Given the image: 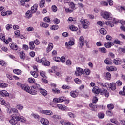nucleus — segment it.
Returning <instances> with one entry per match:
<instances>
[{
    "label": "nucleus",
    "mask_w": 125,
    "mask_h": 125,
    "mask_svg": "<svg viewBox=\"0 0 125 125\" xmlns=\"http://www.w3.org/2000/svg\"><path fill=\"white\" fill-rule=\"evenodd\" d=\"M39 89L40 85L38 84H35L34 85L31 86V88H30V86L26 84H23L21 86V89H22V90H24L25 91H26V92H28L32 95H35V94H37V92H38Z\"/></svg>",
    "instance_id": "f257e3e1"
},
{
    "label": "nucleus",
    "mask_w": 125,
    "mask_h": 125,
    "mask_svg": "<svg viewBox=\"0 0 125 125\" xmlns=\"http://www.w3.org/2000/svg\"><path fill=\"white\" fill-rule=\"evenodd\" d=\"M19 116V115L18 114L12 115L9 120L10 124L14 125H20V122L18 121Z\"/></svg>",
    "instance_id": "f03ea898"
},
{
    "label": "nucleus",
    "mask_w": 125,
    "mask_h": 125,
    "mask_svg": "<svg viewBox=\"0 0 125 125\" xmlns=\"http://www.w3.org/2000/svg\"><path fill=\"white\" fill-rule=\"evenodd\" d=\"M102 17L104 18V19H106L107 20L113 19L112 14L107 11L102 13Z\"/></svg>",
    "instance_id": "7ed1b4c3"
},
{
    "label": "nucleus",
    "mask_w": 125,
    "mask_h": 125,
    "mask_svg": "<svg viewBox=\"0 0 125 125\" xmlns=\"http://www.w3.org/2000/svg\"><path fill=\"white\" fill-rule=\"evenodd\" d=\"M80 22L81 24L83 25V28L84 29H87L88 27V25H89V22L86 19H84L83 18H82L81 19Z\"/></svg>",
    "instance_id": "20e7f679"
},
{
    "label": "nucleus",
    "mask_w": 125,
    "mask_h": 125,
    "mask_svg": "<svg viewBox=\"0 0 125 125\" xmlns=\"http://www.w3.org/2000/svg\"><path fill=\"white\" fill-rule=\"evenodd\" d=\"M33 70L34 71H31L30 72L31 75L34 77V78H38L39 74L38 73H39V70H38V67H37L36 66H33Z\"/></svg>",
    "instance_id": "39448f33"
},
{
    "label": "nucleus",
    "mask_w": 125,
    "mask_h": 125,
    "mask_svg": "<svg viewBox=\"0 0 125 125\" xmlns=\"http://www.w3.org/2000/svg\"><path fill=\"white\" fill-rule=\"evenodd\" d=\"M83 74H84V71H83V69L80 67H78L75 72V74L78 77H79V76H82V75Z\"/></svg>",
    "instance_id": "423d86ee"
},
{
    "label": "nucleus",
    "mask_w": 125,
    "mask_h": 125,
    "mask_svg": "<svg viewBox=\"0 0 125 125\" xmlns=\"http://www.w3.org/2000/svg\"><path fill=\"white\" fill-rule=\"evenodd\" d=\"M79 47H80V48H83V47L84 45V38H83V36H81L79 38Z\"/></svg>",
    "instance_id": "0eeeda50"
},
{
    "label": "nucleus",
    "mask_w": 125,
    "mask_h": 125,
    "mask_svg": "<svg viewBox=\"0 0 125 125\" xmlns=\"http://www.w3.org/2000/svg\"><path fill=\"white\" fill-rule=\"evenodd\" d=\"M113 63L115 64V65H122V63H123V60L120 58H116L113 60Z\"/></svg>",
    "instance_id": "6e6552de"
},
{
    "label": "nucleus",
    "mask_w": 125,
    "mask_h": 125,
    "mask_svg": "<svg viewBox=\"0 0 125 125\" xmlns=\"http://www.w3.org/2000/svg\"><path fill=\"white\" fill-rule=\"evenodd\" d=\"M66 100V97H60L59 98H55L54 99V101L55 102H63V101H65Z\"/></svg>",
    "instance_id": "1a4fd4ad"
},
{
    "label": "nucleus",
    "mask_w": 125,
    "mask_h": 125,
    "mask_svg": "<svg viewBox=\"0 0 125 125\" xmlns=\"http://www.w3.org/2000/svg\"><path fill=\"white\" fill-rule=\"evenodd\" d=\"M75 44V39H72L70 40L68 42L65 43V46L68 48L69 47V45L72 46Z\"/></svg>",
    "instance_id": "9d476101"
},
{
    "label": "nucleus",
    "mask_w": 125,
    "mask_h": 125,
    "mask_svg": "<svg viewBox=\"0 0 125 125\" xmlns=\"http://www.w3.org/2000/svg\"><path fill=\"white\" fill-rule=\"evenodd\" d=\"M92 91L93 93H95L96 94H98V93H103V92L102 91V90L100 89L98 87H95L93 88Z\"/></svg>",
    "instance_id": "9b49d317"
},
{
    "label": "nucleus",
    "mask_w": 125,
    "mask_h": 125,
    "mask_svg": "<svg viewBox=\"0 0 125 125\" xmlns=\"http://www.w3.org/2000/svg\"><path fill=\"white\" fill-rule=\"evenodd\" d=\"M40 123L42 125H48L49 124V121L47 119L42 118L40 119Z\"/></svg>",
    "instance_id": "f8f14e48"
},
{
    "label": "nucleus",
    "mask_w": 125,
    "mask_h": 125,
    "mask_svg": "<svg viewBox=\"0 0 125 125\" xmlns=\"http://www.w3.org/2000/svg\"><path fill=\"white\" fill-rule=\"evenodd\" d=\"M8 113L9 114H12L14 113L15 115H19V113H18V110L14 108H11L8 110Z\"/></svg>",
    "instance_id": "ddd939ff"
},
{
    "label": "nucleus",
    "mask_w": 125,
    "mask_h": 125,
    "mask_svg": "<svg viewBox=\"0 0 125 125\" xmlns=\"http://www.w3.org/2000/svg\"><path fill=\"white\" fill-rule=\"evenodd\" d=\"M0 96H3V97H8L9 96V94L7 91L5 90H2L0 92Z\"/></svg>",
    "instance_id": "4468645a"
},
{
    "label": "nucleus",
    "mask_w": 125,
    "mask_h": 125,
    "mask_svg": "<svg viewBox=\"0 0 125 125\" xmlns=\"http://www.w3.org/2000/svg\"><path fill=\"white\" fill-rule=\"evenodd\" d=\"M41 113L42 114H44V115H47L48 116H52V115H53L52 111L49 110H42Z\"/></svg>",
    "instance_id": "2eb2a0df"
},
{
    "label": "nucleus",
    "mask_w": 125,
    "mask_h": 125,
    "mask_svg": "<svg viewBox=\"0 0 125 125\" xmlns=\"http://www.w3.org/2000/svg\"><path fill=\"white\" fill-rule=\"evenodd\" d=\"M39 90L40 91V93L42 95H44V96H45V95H47V91L44 89H43L42 88H41V86H40Z\"/></svg>",
    "instance_id": "dca6fc26"
},
{
    "label": "nucleus",
    "mask_w": 125,
    "mask_h": 125,
    "mask_svg": "<svg viewBox=\"0 0 125 125\" xmlns=\"http://www.w3.org/2000/svg\"><path fill=\"white\" fill-rule=\"evenodd\" d=\"M33 16V13L31 10H28L25 13L26 18H31Z\"/></svg>",
    "instance_id": "f3484780"
},
{
    "label": "nucleus",
    "mask_w": 125,
    "mask_h": 125,
    "mask_svg": "<svg viewBox=\"0 0 125 125\" xmlns=\"http://www.w3.org/2000/svg\"><path fill=\"white\" fill-rule=\"evenodd\" d=\"M58 108L60 109V110H62V111H65V110H68V107L62 104H58L57 105Z\"/></svg>",
    "instance_id": "a211bd4d"
},
{
    "label": "nucleus",
    "mask_w": 125,
    "mask_h": 125,
    "mask_svg": "<svg viewBox=\"0 0 125 125\" xmlns=\"http://www.w3.org/2000/svg\"><path fill=\"white\" fill-rule=\"evenodd\" d=\"M113 45H114V43L111 42H109L104 43V46L106 48H111V47L113 46Z\"/></svg>",
    "instance_id": "6ab92c4d"
},
{
    "label": "nucleus",
    "mask_w": 125,
    "mask_h": 125,
    "mask_svg": "<svg viewBox=\"0 0 125 125\" xmlns=\"http://www.w3.org/2000/svg\"><path fill=\"white\" fill-rule=\"evenodd\" d=\"M9 45L11 49H13V50H17V49H18V46L16 44L10 43Z\"/></svg>",
    "instance_id": "aec40b11"
},
{
    "label": "nucleus",
    "mask_w": 125,
    "mask_h": 125,
    "mask_svg": "<svg viewBox=\"0 0 125 125\" xmlns=\"http://www.w3.org/2000/svg\"><path fill=\"white\" fill-rule=\"evenodd\" d=\"M11 14H12V12H11V11H7L6 12L3 11L1 13V15H2V16H6V15H11Z\"/></svg>",
    "instance_id": "412c9836"
},
{
    "label": "nucleus",
    "mask_w": 125,
    "mask_h": 125,
    "mask_svg": "<svg viewBox=\"0 0 125 125\" xmlns=\"http://www.w3.org/2000/svg\"><path fill=\"white\" fill-rule=\"evenodd\" d=\"M38 7H39V6L38 5V4H35L31 7L30 10H31L33 13H35V12L37 11L38 9Z\"/></svg>",
    "instance_id": "4be33fe9"
},
{
    "label": "nucleus",
    "mask_w": 125,
    "mask_h": 125,
    "mask_svg": "<svg viewBox=\"0 0 125 125\" xmlns=\"http://www.w3.org/2000/svg\"><path fill=\"white\" fill-rule=\"evenodd\" d=\"M110 122H111V123H112L113 124H115V125H121L120 122H118V120H117L116 118H112L110 119Z\"/></svg>",
    "instance_id": "5701e85b"
},
{
    "label": "nucleus",
    "mask_w": 125,
    "mask_h": 125,
    "mask_svg": "<svg viewBox=\"0 0 125 125\" xmlns=\"http://www.w3.org/2000/svg\"><path fill=\"white\" fill-rule=\"evenodd\" d=\"M52 48H53V43H50L47 47V52H50L52 50Z\"/></svg>",
    "instance_id": "b1692460"
},
{
    "label": "nucleus",
    "mask_w": 125,
    "mask_h": 125,
    "mask_svg": "<svg viewBox=\"0 0 125 125\" xmlns=\"http://www.w3.org/2000/svg\"><path fill=\"white\" fill-rule=\"evenodd\" d=\"M107 71H109L110 72H112V71L115 72L117 71V67L115 66H107L106 67Z\"/></svg>",
    "instance_id": "393cba45"
},
{
    "label": "nucleus",
    "mask_w": 125,
    "mask_h": 125,
    "mask_svg": "<svg viewBox=\"0 0 125 125\" xmlns=\"http://www.w3.org/2000/svg\"><path fill=\"white\" fill-rule=\"evenodd\" d=\"M20 57L21 59H22V60H25L26 58V54H25V53L23 51H21L20 53Z\"/></svg>",
    "instance_id": "a878e982"
},
{
    "label": "nucleus",
    "mask_w": 125,
    "mask_h": 125,
    "mask_svg": "<svg viewBox=\"0 0 125 125\" xmlns=\"http://www.w3.org/2000/svg\"><path fill=\"white\" fill-rule=\"evenodd\" d=\"M104 62L105 64L106 65H112L113 64V62H112V60H111L109 58H106L104 61Z\"/></svg>",
    "instance_id": "bb28decb"
},
{
    "label": "nucleus",
    "mask_w": 125,
    "mask_h": 125,
    "mask_svg": "<svg viewBox=\"0 0 125 125\" xmlns=\"http://www.w3.org/2000/svg\"><path fill=\"white\" fill-rule=\"evenodd\" d=\"M70 95L72 97L75 98V97H77L78 96V95H79V94H78V92H77V91H72L70 92Z\"/></svg>",
    "instance_id": "cd10ccee"
},
{
    "label": "nucleus",
    "mask_w": 125,
    "mask_h": 125,
    "mask_svg": "<svg viewBox=\"0 0 125 125\" xmlns=\"http://www.w3.org/2000/svg\"><path fill=\"white\" fill-rule=\"evenodd\" d=\"M13 72L16 75H21L22 71L20 69H15L13 70Z\"/></svg>",
    "instance_id": "c85d7f7f"
},
{
    "label": "nucleus",
    "mask_w": 125,
    "mask_h": 125,
    "mask_svg": "<svg viewBox=\"0 0 125 125\" xmlns=\"http://www.w3.org/2000/svg\"><path fill=\"white\" fill-rule=\"evenodd\" d=\"M18 122H21V123H26V118H25L23 116L19 115Z\"/></svg>",
    "instance_id": "c756f323"
},
{
    "label": "nucleus",
    "mask_w": 125,
    "mask_h": 125,
    "mask_svg": "<svg viewBox=\"0 0 125 125\" xmlns=\"http://www.w3.org/2000/svg\"><path fill=\"white\" fill-rule=\"evenodd\" d=\"M29 48L30 49H31V50H33L35 49V44L34 43V41H31L29 42Z\"/></svg>",
    "instance_id": "7c9ffc66"
},
{
    "label": "nucleus",
    "mask_w": 125,
    "mask_h": 125,
    "mask_svg": "<svg viewBox=\"0 0 125 125\" xmlns=\"http://www.w3.org/2000/svg\"><path fill=\"white\" fill-rule=\"evenodd\" d=\"M36 60L38 63H42V62L45 61V58H43L41 59L39 57H37L36 58Z\"/></svg>",
    "instance_id": "2f4dec72"
},
{
    "label": "nucleus",
    "mask_w": 125,
    "mask_h": 125,
    "mask_svg": "<svg viewBox=\"0 0 125 125\" xmlns=\"http://www.w3.org/2000/svg\"><path fill=\"white\" fill-rule=\"evenodd\" d=\"M99 51L101 53H107V49L105 47L99 48Z\"/></svg>",
    "instance_id": "473e14b6"
},
{
    "label": "nucleus",
    "mask_w": 125,
    "mask_h": 125,
    "mask_svg": "<svg viewBox=\"0 0 125 125\" xmlns=\"http://www.w3.org/2000/svg\"><path fill=\"white\" fill-rule=\"evenodd\" d=\"M89 106H90V108H91V110H92V111H96L97 109V106L96 105H93V104H89Z\"/></svg>",
    "instance_id": "72a5a7b5"
},
{
    "label": "nucleus",
    "mask_w": 125,
    "mask_h": 125,
    "mask_svg": "<svg viewBox=\"0 0 125 125\" xmlns=\"http://www.w3.org/2000/svg\"><path fill=\"white\" fill-rule=\"evenodd\" d=\"M100 32L102 35H104V36H105V35H107V30L105 28H101L100 30Z\"/></svg>",
    "instance_id": "f704fd0d"
},
{
    "label": "nucleus",
    "mask_w": 125,
    "mask_h": 125,
    "mask_svg": "<svg viewBox=\"0 0 125 125\" xmlns=\"http://www.w3.org/2000/svg\"><path fill=\"white\" fill-rule=\"evenodd\" d=\"M116 88H117V84L116 83H111L110 89L112 90H115Z\"/></svg>",
    "instance_id": "c9c22d12"
},
{
    "label": "nucleus",
    "mask_w": 125,
    "mask_h": 125,
    "mask_svg": "<svg viewBox=\"0 0 125 125\" xmlns=\"http://www.w3.org/2000/svg\"><path fill=\"white\" fill-rule=\"evenodd\" d=\"M42 63L43 64L44 66H49V65L50 64V62H49V61L46 60V59L45 58V61H44V62H42Z\"/></svg>",
    "instance_id": "e433bc0d"
},
{
    "label": "nucleus",
    "mask_w": 125,
    "mask_h": 125,
    "mask_svg": "<svg viewBox=\"0 0 125 125\" xmlns=\"http://www.w3.org/2000/svg\"><path fill=\"white\" fill-rule=\"evenodd\" d=\"M69 5L70 8L73 10L75 9V7H76V4H75V3H74L73 2H70L69 4Z\"/></svg>",
    "instance_id": "4c0bfd02"
},
{
    "label": "nucleus",
    "mask_w": 125,
    "mask_h": 125,
    "mask_svg": "<svg viewBox=\"0 0 125 125\" xmlns=\"http://www.w3.org/2000/svg\"><path fill=\"white\" fill-rule=\"evenodd\" d=\"M102 91H103V92L104 93L106 97H109V95H110V94H109L107 90H105L104 89H103V90H102Z\"/></svg>",
    "instance_id": "58836bf2"
},
{
    "label": "nucleus",
    "mask_w": 125,
    "mask_h": 125,
    "mask_svg": "<svg viewBox=\"0 0 125 125\" xmlns=\"http://www.w3.org/2000/svg\"><path fill=\"white\" fill-rule=\"evenodd\" d=\"M69 29L73 31H78V27L74 25H71L70 26Z\"/></svg>",
    "instance_id": "ea45409f"
},
{
    "label": "nucleus",
    "mask_w": 125,
    "mask_h": 125,
    "mask_svg": "<svg viewBox=\"0 0 125 125\" xmlns=\"http://www.w3.org/2000/svg\"><path fill=\"white\" fill-rule=\"evenodd\" d=\"M98 117L99 119H103V118L105 117V114L102 112H100L98 114Z\"/></svg>",
    "instance_id": "a19ab883"
},
{
    "label": "nucleus",
    "mask_w": 125,
    "mask_h": 125,
    "mask_svg": "<svg viewBox=\"0 0 125 125\" xmlns=\"http://www.w3.org/2000/svg\"><path fill=\"white\" fill-rule=\"evenodd\" d=\"M107 108L108 110H113V109L115 108V106H114V104H109L107 105Z\"/></svg>",
    "instance_id": "79ce46f5"
},
{
    "label": "nucleus",
    "mask_w": 125,
    "mask_h": 125,
    "mask_svg": "<svg viewBox=\"0 0 125 125\" xmlns=\"http://www.w3.org/2000/svg\"><path fill=\"white\" fill-rule=\"evenodd\" d=\"M44 4H45V1L42 0L40 1L39 5L41 8H42L44 6Z\"/></svg>",
    "instance_id": "37998d69"
},
{
    "label": "nucleus",
    "mask_w": 125,
    "mask_h": 125,
    "mask_svg": "<svg viewBox=\"0 0 125 125\" xmlns=\"http://www.w3.org/2000/svg\"><path fill=\"white\" fill-rule=\"evenodd\" d=\"M8 86V85L5 83H1L0 84V87L2 88H5V87H7Z\"/></svg>",
    "instance_id": "c03bdc74"
},
{
    "label": "nucleus",
    "mask_w": 125,
    "mask_h": 125,
    "mask_svg": "<svg viewBox=\"0 0 125 125\" xmlns=\"http://www.w3.org/2000/svg\"><path fill=\"white\" fill-rule=\"evenodd\" d=\"M28 82L30 83H36V80L33 78H29L28 80Z\"/></svg>",
    "instance_id": "a18cd8bd"
},
{
    "label": "nucleus",
    "mask_w": 125,
    "mask_h": 125,
    "mask_svg": "<svg viewBox=\"0 0 125 125\" xmlns=\"http://www.w3.org/2000/svg\"><path fill=\"white\" fill-rule=\"evenodd\" d=\"M41 27H43V28H47L49 25L47 23H44L43 22H41L40 23Z\"/></svg>",
    "instance_id": "49530a36"
},
{
    "label": "nucleus",
    "mask_w": 125,
    "mask_h": 125,
    "mask_svg": "<svg viewBox=\"0 0 125 125\" xmlns=\"http://www.w3.org/2000/svg\"><path fill=\"white\" fill-rule=\"evenodd\" d=\"M16 108L17 109H18V110L21 111L23 110V109H24V106H23V105H21V104H19L17 105Z\"/></svg>",
    "instance_id": "de8ad7c7"
},
{
    "label": "nucleus",
    "mask_w": 125,
    "mask_h": 125,
    "mask_svg": "<svg viewBox=\"0 0 125 125\" xmlns=\"http://www.w3.org/2000/svg\"><path fill=\"white\" fill-rule=\"evenodd\" d=\"M62 125H75L74 124H73L72 123L70 122H61Z\"/></svg>",
    "instance_id": "09e8293b"
},
{
    "label": "nucleus",
    "mask_w": 125,
    "mask_h": 125,
    "mask_svg": "<svg viewBox=\"0 0 125 125\" xmlns=\"http://www.w3.org/2000/svg\"><path fill=\"white\" fill-rule=\"evenodd\" d=\"M0 104L1 105H5V104H6L5 101L4 100V99H3V98H0Z\"/></svg>",
    "instance_id": "8fccbe9b"
},
{
    "label": "nucleus",
    "mask_w": 125,
    "mask_h": 125,
    "mask_svg": "<svg viewBox=\"0 0 125 125\" xmlns=\"http://www.w3.org/2000/svg\"><path fill=\"white\" fill-rule=\"evenodd\" d=\"M74 81L77 84H81V83H82V81H81V80L79 79V78L75 79Z\"/></svg>",
    "instance_id": "3c124183"
},
{
    "label": "nucleus",
    "mask_w": 125,
    "mask_h": 125,
    "mask_svg": "<svg viewBox=\"0 0 125 125\" xmlns=\"http://www.w3.org/2000/svg\"><path fill=\"white\" fill-rule=\"evenodd\" d=\"M5 28L7 31H9V30H10V29H12L13 26L12 24H7Z\"/></svg>",
    "instance_id": "603ef678"
},
{
    "label": "nucleus",
    "mask_w": 125,
    "mask_h": 125,
    "mask_svg": "<svg viewBox=\"0 0 125 125\" xmlns=\"http://www.w3.org/2000/svg\"><path fill=\"white\" fill-rule=\"evenodd\" d=\"M106 24L109 27H114V23L111 21H107L106 22Z\"/></svg>",
    "instance_id": "864d4df0"
},
{
    "label": "nucleus",
    "mask_w": 125,
    "mask_h": 125,
    "mask_svg": "<svg viewBox=\"0 0 125 125\" xmlns=\"http://www.w3.org/2000/svg\"><path fill=\"white\" fill-rule=\"evenodd\" d=\"M58 25H53L51 27V30H53V31H56V30H58Z\"/></svg>",
    "instance_id": "5fc2aeb1"
},
{
    "label": "nucleus",
    "mask_w": 125,
    "mask_h": 125,
    "mask_svg": "<svg viewBox=\"0 0 125 125\" xmlns=\"http://www.w3.org/2000/svg\"><path fill=\"white\" fill-rule=\"evenodd\" d=\"M65 11L67 13H71L74 11V10H72L70 8H68L65 9Z\"/></svg>",
    "instance_id": "6e6d98bb"
},
{
    "label": "nucleus",
    "mask_w": 125,
    "mask_h": 125,
    "mask_svg": "<svg viewBox=\"0 0 125 125\" xmlns=\"http://www.w3.org/2000/svg\"><path fill=\"white\" fill-rule=\"evenodd\" d=\"M35 29H34V27H32V26H30L29 27H27L26 28V30L28 31V32H34V30Z\"/></svg>",
    "instance_id": "4d7b16f0"
},
{
    "label": "nucleus",
    "mask_w": 125,
    "mask_h": 125,
    "mask_svg": "<svg viewBox=\"0 0 125 125\" xmlns=\"http://www.w3.org/2000/svg\"><path fill=\"white\" fill-rule=\"evenodd\" d=\"M76 20L77 19L76 18L69 17L68 18V21H69V22H73V21L75 22Z\"/></svg>",
    "instance_id": "13d9d810"
},
{
    "label": "nucleus",
    "mask_w": 125,
    "mask_h": 125,
    "mask_svg": "<svg viewBox=\"0 0 125 125\" xmlns=\"http://www.w3.org/2000/svg\"><path fill=\"white\" fill-rule=\"evenodd\" d=\"M44 22L47 23H49L50 22V19H49V17H46L44 18Z\"/></svg>",
    "instance_id": "bf43d9fd"
},
{
    "label": "nucleus",
    "mask_w": 125,
    "mask_h": 125,
    "mask_svg": "<svg viewBox=\"0 0 125 125\" xmlns=\"http://www.w3.org/2000/svg\"><path fill=\"white\" fill-rule=\"evenodd\" d=\"M53 60L56 62H60V58L58 57H54L53 58Z\"/></svg>",
    "instance_id": "052dcab7"
},
{
    "label": "nucleus",
    "mask_w": 125,
    "mask_h": 125,
    "mask_svg": "<svg viewBox=\"0 0 125 125\" xmlns=\"http://www.w3.org/2000/svg\"><path fill=\"white\" fill-rule=\"evenodd\" d=\"M66 65L67 66H71L72 65V61L70 60H67L66 61Z\"/></svg>",
    "instance_id": "680f3d73"
},
{
    "label": "nucleus",
    "mask_w": 125,
    "mask_h": 125,
    "mask_svg": "<svg viewBox=\"0 0 125 125\" xmlns=\"http://www.w3.org/2000/svg\"><path fill=\"white\" fill-rule=\"evenodd\" d=\"M32 117L34 118V119H40V116L37 114L32 113Z\"/></svg>",
    "instance_id": "e2e57ef3"
},
{
    "label": "nucleus",
    "mask_w": 125,
    "mask_h": 125,
    "mask_svg": "<svg viewBox=\"0 0 125 125\" xmlns=\"http://www.w3.org/2000/svg\"><path fill=\"white\" fill-rule=\"evenodd\" d=\"M114 43H115L116 44H123V42H121V41H120L118 40H115L114 42Z\"/></svg>",
    "instance_id": "0e129e2a"
},
{
    "label": "nucleus",
    "mask_w": 125,
    "mask_h": 125,
    "mask_svg": "<svg viewBox=\"0 0 125 125\" xmlns=\"http://www.w3.org/2000/svg\"><path fill=\"white\" fill-rule=\"evenodd\" d=\"M0 64L2 66H4V67L6 66V62H5L4 61H1L0 62Z\"/></svg>",
    "instance_id": "69168bd1"
},
{
    "label": "nucleus",
    "mask_w": 125,
    "mask_h": 125,
    "mask_svg": "<svg viewBox=\"0 0 125 125\" xmlns=\"http://www.w3.org/2000/svg\"><path fill=\"white\" fill-rule=\"evenodd\" d=\"M111 84V83H105V87H106V88H110Z\"/></svg>",
    "instance_id": "338daca9"
},
{
    "label": "nucleus",
    "mask_w": 125,
    "mask_h": 125,
    "mask_svg": "<svg viewBox=\"0 0 125 125\" xmlns=\"http://www.w3.org/2000/svg\"><path fill=\"white\" fill-rule=\"evenodd\" d=\"M106 78L107 80H110L111 79V73H110V72L106 73Z\"/></svg>",
    "instance_id": "774afa93"
}]
</instances>
